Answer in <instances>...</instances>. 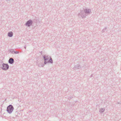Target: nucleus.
I'll list each match as a JSON object with an SVG mask.
<instances>
[{
    "instance_id": "f257e3e1",
    "label": "nucleus",
    "mask_w": 121,
    "mask_h": 121,
    "mask_svg": "<svg viewBox=\"0 0 121 121\" xmlns=\"http://www.w3.org/2000/svg\"><path fill=\"white\" fill-rule=\"evenodd\" d=\"M91 11V10L90 9H83V10L80 11V12L78 14V17L79 18H85L86 16L90 14Z\"/></svg>"
},
{
    "instance_id": "f03ea898",
    "label": "nucleus",
    "mask_w": 121,
    "mask_h": 121,
    "mask_svg": "<svg viewBox=\"0 0 121 121\" xmlns=\"http://www.w3.org/2000/svg\"><path fill=\"white\" fill-rule=\"evenodd\" d=\"M14 109L13 106L11 105H9L7 108V111L9 114L12 113Z\"/></svg>"
},
{
    "instance_id": "7ed1b4c3",
    "label": "nucleus",
    "mask_w": 121,
    "mask_h": 121,
    "mask_svg": "<svg viewBox=\"0 0 121 121\" xmlns=\"http://www.w3.org/2000/svg\"><path fill=\"white\" fill-rule=\"evenodd\" d=\"M2 66L1 67V69L4 70H8L9 68V66L8 64L3 63L2 65Z\"/></svg>"
},
{
    "instance_id": "20e7f679",
    "label": "nucleus",
    "mask_w": 121,
    "mask_h": 121,
    "mask_svg": "<svg viewBox=\"0 0 121 121\" xmlns=\"http://www.w3.org/2000/svg\"><path fill=\"white\" fill-rule=\"evenodd\" d=\"M50 59L48 61H47V60H48V59H45V56L44 57V64H46L48 63H53V61L51 57H50Z\"/></svg>"
},
{
    "instance_id": "39448f33",
    "label": "nucleus",
    "mask_w": 121,
    "mask_h": 121,
    "mask_svg": "<svg viewBox=\"0 0 121 121\" xmlns=\"http://www.w3.org/2000/svg\"><path fill=\"white\" fill-rule=\"evenodd\" d=\"M33 22L32 20H30L28 21L25 24V25L28 27L32 25Z\"/></svg>"
},
{
    "instance_id": "423d86ee",
    "label": "nucleus",
    "mask_w": 121,
    "mask_h": 121,
    "mask_svg": "<svg viewBox=\"0 0 121 121\" xmlns=\"http://www.w3.org/2000/svg\"><path fill=\"white\" fill-rule=\"evenodd\" d=\"M45 64L44 63H42L38 61L36 63V65L39 67H43L44 65Z\"/></svg>"
},
{
    "instance_id": "0eeeda50",
    "label": "nucleus",
    "mask_w": 121,
    "mask_h": 121,
    "mask_svg": "<svg viewBox=\"0 0 121 121\" xmlns=\"http://www.w3.org/2000/svg\"><path fill=\"white\" fill-rule=\"evenodd\" d=\"M81 68V67L80 65L79 64H78L75 65L73 68L74 69H80Z\"/></svg>"
},
{
    "instance_id": "6e6552de",
    "label": "nucleus",
    "mask_w": 121,
    "mask_h": 121,
    "mask_svg": "<svg viewBox=\"0 0 121 121\" xmlns=\"http://www.w3.org/2000/svg\"><path fill=\"white\" fill-rule=\"evenodd\" d=\"M8 62L9 63L12 64L14 62V60L12 58H10L8 61Z\"/></svg>"
},
{
    "instance_id": "1a4fd4ad",
    "label": "nucleus",
    "mask_w": 121,
    "mask_h": 121,
    "mask_svg": "<svg viewBox=\"0 0 121 121\" xmlns=\"http://www.w3.org/2000/svg\"><path fill=\"white\" fill-rule=\"evenodd\" d=\"M8 36L9 37H12L13 36V33L12 31H10L8 34Z\"/></svg>"
},
{
    "instance_id": "9d476101",
    "label": "nucleus",
    "mask_w": 121,
    "mask_h": 121,
    "mask_svg": "<svg viewBox=\"0 0 121 121\" xmlns=\"http://www.w3.org/2000/svg\"><path fill=\"white\" fill-rule=\"evenodd\" d=\"M105 110V109L104 108H102L101 109H100L99 112L101 113H102L104 112Z\"/></svg>"
},
{
    "instance_id": "9b49d317",
    "label": "nucleus",
    "mask_w": 121,
    "mask_h": 121,
    "mask_svg": "<svg viewBox=\"0 0 121 121\" xmlns=\"http://www.w3.org/2000/svg\"><path fill=\"white\" fill-rule=\"evenodd\" d=\"M9 52H11L12 54H13L14 52V51H13V49H10L9 50Z\"/></svg>"
},
{
    "instance_id": "f8f14e48",
    "label": "nucleus",
    "mask_w": 121,
    "mask_h": 121,
    "mask_svg": "<svg viewBox=\"0 0 121 121\" xmlns=\"http://www.w3.org/2000/svg\"><path fill=\"white\" fill-rule=\"evenodd\" d=\"M45 57V59H48V60L49 59V58H50V56L49 57H48V56H46L45 55H44L43 56V58H44V57Z\"/></svg>"
},
{
    "instance_id": "ddd939ff",
    "label": "nucleus",
    "mask_w": 121,
    "mask_h": 121,
    "mask_svg": "<svg viewBox=\"0 0 121 121\" xmlns=\"http://www.w3.org/2000/svg\"><path fill=\"white\" fill-rule=\"evenodd\" d=\"M107 28L106 27H105V28L103 29L102 31V33H103L105 32Z\"/></svg>"
},
{
    "instance_id": "4468645a",
    "label": "nucleus",
    "mask_w": 121,
    "mask_h": 121,
    "mask_svg": "<svg viewBox=\"0 0 121 121\" xmlns=\"http://www.w3.org/2000/svg\"><path fill=\"white\" fill-rule=\"evenodd\" d=\"M19 53V52L18 51H14V53L15 54H18Z\"/></svg>"
},
{
    "instance_id": "2eb2a0df",
    "label": "nucleus",
    "mask_w": 121,
    "mask_h": 121,
    "mask_svg": "<svg viewBox=\"0 0 121 121\" xmlns=\"http://www.w3.org/2000/svg\"><path fill=\"white\" fill-rule=\"evenodd\" d=\"M93 77V74H92L91 75V76H90V77Z\"/></svg>"
},
{
    "instance_id": "dca6fc26",
    "label": "nucleus",
    "mask_w": 121,
    "mask_h": 121,
    "mask_svg": "<svg viewBox=\"0 0 121 121\" xmlns=\"http://www.w3.org/2000/svg\"><path fill=\"white\" fill-rule=\"evenodd\" d=\"M26 46H24V48L25 49H26Z\"/></svg>"
},
{
    "instance_id": "f3484780",
    "label": "nucleus",
    "mask_w": 121,
    "mask_h": 121,
    "mask_svg": "<svg viewBox=\"0 0 121 121\" xmlns=\"http://www.w3.org/2000/svg\"><path fill=\"white\" fill-rule=\"evenodd\" d=\"M73 98V97L71 96L70 97V99H71L72 98Z\"/></svg>"
},
{
    "instance_id": "a211bd4d",
    "label": "nucleus",
    "mask_w": 121,
    "mask_h": 121,
    "mask_svg": "<svg viewBox=\"0 0 121 121\" xmlns=\"http://www.w3.org/2000/svg\"><path fill=\"white\" fill-rule=\"evenodd\" d=\"M117 104H120V103L118 102L117 103Z\"/></svg>"
},
{
    "instance_id": "6ab92c4d",
    "label": "nucleus",
    "mask_w": 121,
    "mask_h": 121,
    "mask_svg": "<svg viewBox=\"0 0 121 121\" xmlns=\"http://www.w3.org/2000/svg\"><path fill=\"white\" fill-rule=\"evenodd\" d=\"M42 51H41V52H40V53H41V54H42Z\"/></svg>"
}]
</instances>
